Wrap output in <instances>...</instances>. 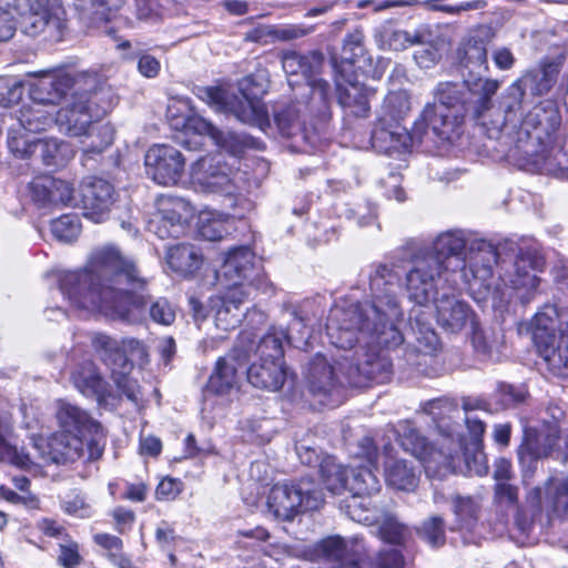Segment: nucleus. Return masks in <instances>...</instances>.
I'll list each match as a JSON object with an SVG mask.
<instances>
[{
  "label": "nucleus",
  "instance_id": "nucleus-1",
  "mask_svg": "<svg viewBox=\"0 0 568 568\" xmlns=\"http://www.w3.org/2000/svg\"><path fill=\"white\" fill-rule=\"evenodd\" d=\"M398 282L397 272L386 264H378L369 274L372 303L331 310L326 323L331 343L348 349L363 341L371 349L359 346L352 355L343 356L327 367L322 366V397L328 396L327 402L322 399V405H341L346 398V386L363 387L369 381L384 383L388 378L390 365L375 347L393 348L404 341L398 328L404 314L396 296Z\"/></svg>",
  "mask_w": 568,
  "mask_h": 568
},
{
  "label": "nucleus",
  "instance_id": "nucleus-2",
  "mask_svg": "<svg viewBox=\"0 0 568 568\" xmlns=\"http://www.w3.org/2000/svg\"><path fill=\"white\" fill-rule=\"evenodd\" d=\"M91 272H68L60 278V291L77 307L99 312L130 323L143 315L169 326L176 317L175 306L165 297L144 294L148 280L135 262L113 246L94 251Z\"/></svg>",
  "mask_w": 568,
  "mask_h": 568
},
{
  "label": "nucleus",
  "instance_id": "nucleus-3",
  "mask_svg": "<svg viewBox=\"0 0 568 568\" xmlns=\"http://www.w3.org/2000/svg\"><path fill=\"white\" fill-rule=\"evenodd\" d=\"M115 100L110 88L98 78L95 88L72 91L58 110L55 124L60 132L73 138H89L91 142L83 148L87 158L101 154L112 143L114 129L100 121L112 110Z\"/></svg>",
  "mask_w": 568,
  "mask_h": 568
},
{
  "label": "nucleus",
  "instance_id": "nucleus-4",
  "mask_svg": "<svg viewBox=\"0 0 568 568\" xmlns=\"http://www.w3.org/2000/svg\"><path fill=\"white\" fill-rule=\"evenodd\" d=\"M255 254L245 246L230 251L216 271L217 285L223 294L212 300L216 308L215 325L222 331L235 328L242 321L240 306L251 294L252 286L262 282L261 270L256 265Z\"/></svg>",
  "mask_w": 568,
  "mask_h": 568
},
{
  "label": "nucleus",
  "instance_id": "nucleus-5",
  "mask_svg": "<svg viewBox=\"0 0 568 568\" xmlns=\"http://www.w3.org/2000/svg\"><path fill=\"white\" fill-rule=\"evenodd\" d=\"M267 88L266 72L258 71L240 82L241 98H235V101H230L224 89L214 87L197 88L196 95L217 110H230L241 122L255 125L265 132L271 128V121L266 106L258 97L266 93Z\"/></svg>",
  "mask_w": 568,
  "mask_h": 568
},
{
  "label": "nucleus",
  "instance_id": "nucleus-6",
  "mask_svg": "<svg viewBox=\"0 0 568 568\" xmlns=\"http://www.w3.org/2000/svg\"><path fill=\"white\" fill-rule=\"evenodd\" d=\"M524 124L526 128H532L530 134L540 145V149L531 154L534 168L539 173L568 179V138L564 139L560 148L555 146L561 124L559 111L552 105L535 108L527 114Z\"/></svg>",
  "mask_w": 568,
  "mask_h": 568
},
{
  "label": "nucleus",
  "instance_id": "nucleus-7",
  "mask_svg": "<svg viewBox=\"0 0 568 568\" xmlns=\"http://www.w3.org/2000/svg\"><path fill=\"white\" fill-rule=\"evenodd\" d=\"M241 172L221 155H206L191 166V183L194 190L229 197L235 207L242 199Z\"/></svg>",
  "mask_w": 568,
  "mask_h": 568
},
{
  "label": "nucleus",
  "instance_id": "nucleus-8",
  "mask_svg": "<svg viewBox=\"0 0 568 568\" xmlns=\"http://www.w3.org/2000/svg\"><path fill=\"white\" fill-rule=\"evenodd\" d=\"M311 486L304 479L298 484H275L266 497L268 514L278 521H293L300 514L316 509L317 489Z\"/></svg>",
  "mask_w": 568,
  "mask_h": 568
},
{
  "label": "nucleus",
  "instance_id": "nucleus-9",
  "mask_svg": "<svg viewBox=\"0 0 568 568\" xmlns=\"http://www.w3.org/2000/svg\"><path fill=\"white\" fill-rule=\"evenodd\" d=\"M32 448L36 454H30L23 448L19 455L28 456L30 463L26 466H17L21 469H31L33 466H45L50 464H64L74 462L84 454L85 444L78 435L58 433L50 437L33 436Z\"/></svg>",
  "mask_w": 568,
  "mask_h": 568
},
{
  "label": "nucleus",
  "instance_id": "nucleus-10",
  "mask_svg": "<svg viewBox=\"0 0 568 568\" xmlns=\"http://www.w3.org/2000/svg\"><path fill=\"white\" fill-rule=\"evenodd\" d=\"M40 79L32 88L33 101L45 104L64 103L72 91L98 85V75L90 72L69 73L62 70L40 71Z\"/></svg>",
  "mask_w": 568,
  "mask_h": 568
},
{
  "label": "nucleus",
  "instance_id": "nucleus-11",
  "mask_svg": "<svg viewBox=\"0 0 568 568\" xmlns=\"http://www.w3.org/2000/svg\"><path fill=\"white\" fill-rule=\"evenodd\" d=\"M57 418L63 429L62 433L78 435L83 439L89 460L102 456L105 446L103 429L87 412L61 400L58 404Z\"/></svg>",
  "mask_w": 568,
  "mask_h": 568
},
{
  "label": "nucleus",
  "instance_id": "nucleus-12",
  "mask_svg": "<svg viewBox=\"0 0 568 568\" xmlns=\"http://www.w3.org/2000/svg\"><path fill=\"white\" fill-rule=\"evenodd\" d=\"M92 343L101 359L110 368L111 378L119 390L129 400L138 403L140 399V386L134 379L129 377L133 363L120 349L118 341L104 334H97Z\"/></svg>",
  "mask_w": 568,
  "mask_h": 568
},
{
  "label": "nucleus",
  "instance_id": "nucleus-13",
  "mask_svg": "<svg viewBox=\"0 0 568 568\" xmlns=\"http://www.w3.org/2000/svg\"><path fill=\"white\" fill-rule=\"evenodd\" d=\"M194 206L185 199L170 194L156 199V213L149 222V230L160 239L176 237L194 216Z\"/></svg>",
  "mask_w": 568,
  "mask_h": 568
},
{
  "label": "nucleus",
  "instance_id": "nucleus-14",
  "mask_svg": "<svg viewBox=\"0 0 568 568\" xmlns=\"http://www.w3.org/2000/svg\"><path fill=\"white\" fill-rule=\"evenodd\" d=\"M349 479L347 496L341 508H345V513L355 521H369V513L373 509H368L367 506L371 504L369 497L379 491V480L368 468L349 470Z\"/></svg>",
  "mask_w": 568,
  "mask_h": 568
},
{
  "label": "nucleus",
  "instance_id": "nucleus-15",
  "mask_svg": "<svg viewBox=\"0 0 568 568\" xmlns=\"http://www.w3.org/2000/svg\"><path fill=\"white\" fill-rule=\"evenodd\" d=\"M148 175L160 185H175L185 169V159L180 150L169 144L151 146L144 159Z\"/></svg>",
  "mask_w": 568,
  "mask_h": 568
},
{
  "label": "nucleus",
  "instance_id": "nucleus-16",
  "mask_svg": "<svg viewBox=\"0 0 568 568\" xmlns=\"http://www.w3.org/2000/svg\"><path fill=\"white\" fill-rule=\"evenodd\" d=\"M445 272L440 261L420 253L406 275L408 297L419 307L426 305L436 292V280Z\"/></svg>",
  "mask_w": 568,
  "mask_h": 568
},
{
  "label": "nucleus",
  "instance_id": "nucleus-17",
  "mask_svg": "<svg viewBox=\"0 0 568 568\" xmlns=\"http://www.w3.org/2000/svg\"><path fill=\"white\" fill-rule=\"evenodd\" d=\"M164 0H134L139 20L158 22L164 14ZM123 0H83L82 9L92 16V22H108L123 6Z\"/></svg>",
  "mask_w": 568,
  "mask_h": 568
},
{
  "label": "nucleus",
  "instance_id": "nucleus-18",
  "mask_svg": "<svg viewBox=\"0 0 568 568\" xmlns=\"http://www.w3.org/2000/svg\"><path fill=\"white\" fill-rule=\"evenodd\" d=\"M399 443L404 450L424 464L428 476L440 475L443 470H448L454 464L452 455L435 449L424 436L409 426H406L399 435Z\"/></svg>",
  "mask_w": 568,
  "mask_h": 568
},
{
  "label": "nucleus",
  "instance_id": "nucleus-19",
  "mask_svg": "<svg viewBox=\"0 0 568 568\" xmlns=\"http://www.w3.org/2000/svg\"><path fill=\"white\" fill-rule=\"evenodd\" d=\"M491 39V30L479 27L460 42L457 49V59L463 69V75L488 72L487 47Z\"/></svg>",
  "mask_w": 568,
  "mask_h": 568
},
{
  "label": "nucleus",
  "instance_id": "nucleus-20",
  "mask_svg": "<svg viewBox=\"0 0 568 568\" xmlns=\"http://www.w3.org/2000/svg\"><path fill=\"white\" fill-rule=\"evenodd\" d=\"M544 265V257L535 250H521L517 255L510 284L523 303H528L534 297L539 285V277L535 272L542 271Z\"/></svg>",
  "mask_w": 568,
  "mask_h": 568
},
{
  "label": "nucleus",
  "instance_id": "nucleus-21",
  "mask_svg": "<svg viewBox=\"0 0 568 568\" xmlns=\"http://www.w3.org/2000/svg\"><path fill=\"white\" fill-rule=\"evenodd\" d=\"M83 214L94 223L103 222L114 203V187L100 178H89L81 186Z\"/></svg>",
  "mask_w": 568,
  "mask_h": 568
},
{
  "label": "nucleus",
  "instance_id": "nucleus-22",
  "mask_svg": "<svg viewBox=\"0 0 568 568\" xmlns=\"http://www.w3.org/2000/svg\"><path fill=\"white\" fill-rule=\"evenodd\" d=\"M288 341L287 332L282 327H271L268 332L257 341L250 333H242L239 348L248 361L254 354L257 359L284 361V342Z\"/></svg>",
  "mask_w": 568,
  "mask_h": 568
},
{
  "label": "nucleus",
  "instance_id": "nucleus-23",
  "mask_svg": "<svg viewBox=\"0 0 568 568\" xmlns=\"http://www.w3.org/2000/svg\"><path fill=\"white\" fill-rule=\"evenodd\" d=\"M338 103L356 118H367L371 106L369 99L375 91L359 83L357 73L351 77L335 75Z\"/></svg>",
  "mask_w": 568,
  "mask_h": 568
},
{
  "label": "nucleus",
  "instance_id": "nucleus-24",
  "mask_svg": "<svg viewBox=\"0 0 568 568\" xmlns=\"http://www.w3.org/2000/svg\"><path fill=\"white\" fill-rule=\"evenodd\" d=\"M466 89V113L481 118L493 106V97L499 90L501 82L497 79L484 78L481 74H464Z\"/></svg>",
  "mask_w": 568,
  "mask_h": 568
},
{
  "label": "nucleus",
  "instance_id": "nucleus-25",
  "mask_svg": "<svg viewBox=\"0 0 568 568\" xmlns=\"http://www.w3.org/2000/svg\"><path fill=\"white\" fill-rule=\"evenodd\" d=\"M497 250L490 243L479 242L476 248H471L469 255L465 257V268H459L463 278L468 283H478L480 286L489 288L493 267L497 264Z\"/></svg>",
  "mask_w": 568,
  "mask_h": 568
},
{
  "label": "nucleus",
  "instance_id": "nucleus-26",
  "mask_svg": "<svg viewBox=\"0 0 568 568\" xmlns=\"http://www.w3.org/2000/svg\"><path fill=\"white\" fill-rule=\"evenodd\" d=\"M436 322L449 334H458L468 324L474 326L475 314L470 306L455 296L443 295L435 301Z\"/></svg>",
  "mask_w": 568,
  "mask_h": 568
},
{
  "label": "nucleus",
  "instance_id": "nucleus-27",
  "mask_svg": "<svg viewBox=\"0 0 568 568\" xmlns=\"http://www.w3.org/2000/svg\"><path fill=\"white\" fill-rule=\"evenodd\" d=\"M466 246V239L462 231H447L440 233L430 251L423 252L425 255H433L440 261L443 270L446 272H457L466 266L463 256Z\"/></svg>",
  "mask_w": 568,
  "mask_h": 568
},
{
  "label": "nucleus",
  "instance_id": "nucleus-28",
  "mask_svg": "<svg viewBox=\"0 0 568 568\" xmlns=\"http://www.w3.org/2000/svg\"><path fill=\"white\" fill-rule=\"evenodd\" d=\"M371 141L376 152L392 155L408 151L413 138L399 122L387 123L386 119L382 118L372 131Z\"/></svg>",
  "mask_w": 568,
  "mask_h": 568
},
{
  "label": "nucleus",
  "instance_id": "nucleus-29",
  "mask_svg": "<svg viewBox=\"0 0 568 568\" xmlns=\"http://www.w3.org/2000/svg\"><path fill=\"white\" fill-rule=\"evenodd\" d=\"M246 358L236 346L226 356L217 359L215 369L209 378L207 388L215 394H227L237 386L239 369L244 366Z\"/></svg>",
  "mask_w": 568,
  "mask_h": 568
},
{
  "label": "nucleus",
  "instance_id": "nucleus-30",
  "mask_svg": "<svg viewBox=\"0 0 568 568\" xmlns=\"http://www.w3.org/2000/svg\"><path fill=\"white\" fill-rule=\"evenodd\" d=\"M331 64L335 75H347L356 74L362 67H357L362 60L364 61L365 47H364V33L361 30L347 34L344 39L342 49L339 52L335 50L329 52Z\"/></svg>",
  "mask_w": 568,
  "mask_h": 568
},
{
  "label": "nucleus",
  "instance_id": "nucleus-31",
  "mask_svg": "<svg viewBox=\"0 0 568 568\" xmlns=\"http://www.w3.org/2000/svg\"><path fill=\"white\" fill-rule=\"evenodd\" d=\"M287 375L284 361L256 359L247 368L248 383L255 388L270 392L280 390Z\"/></svg>",
  "mask_w": 568,
  "mask_h": 568
},
{
  "label": "nucleus",
  "instance_id": "nucleus-32",
  "mask_svg": "<svg viewBox=\"0 0 568 568\" xmlns=\"http://www.w3.org/2000/svg\"><path fill=\"white\" fill-rule=\"evenodd\" d=\"M74 387L85 396L99 402L110 396L108 383L103 379L94 363L88 361L79 365L71 375Z\"/></svg>",
  "mask_w": 568,
  "mask_h": 568
},
{
  "label": "nucleus",
  "instance_id": "nucleus-33",
  "mask_svg": "<svg viewBox=\"0 0 568 568\" xmlns=\"http://www.w3.org/2000/svg\"><path fill=\"white\" fill-rule=\"evenodd\" d=\"M21 30L30 37L49 31H60L62 20L49 7V0H37V9L20 20Z\"/></svg>",
  "mask_w": 568,
  "mask_h": 568
},
{
  "label": "nucleus",
  "instance_id": "nucleus-34",
  "mask_svg": "<svg viewBox=\"0 0 568 568\" xmlns=\"http://www.w3.org/2000/svg\"><path fill=\"white\" fill-rule=\"evenodd\" d=\"M423 121L442 140H449L458 124V115L437 102L428 103L422 113Z\"/></svg>",
  "mask_w": 568,
  "mask_h": 568
},
{
  "label": "nucleus",
  "instance_id": "nucleus-35",
  "mask_svg": "<svg viewBox=\"0 0 568 568\" xmlns=\"http://www.w3.org/2000/svg\"><path fill=\"white\" fill-rule=\"evenodd\" d=\"M537 349L552 374L568 377V334L562 333L556 342L541 344Z\"/></svg>",
  "mask_w": 568,
  "mask_h": 568
},
{
  "label": "nucleus",
  "instance_id": "nucleus-36",
  "mask_svg": "<svg viewBox=\"0 0 568 568\" xmlns=\"http://www.w3.org/2000/svg\"><path fill=\"white\" fill-rule=\"evenodd\" d=\"M369 521L361 523L368 526L377 525L383 540L395 545H400L406 540L408 528L399 523L393 514L376 507L369 513Z\"/></svg>",
  "mask_w": 568,
  "mask_h": 568
},
{
  "label": "nucleus",
  "instance_id": "nucleus-37",
  "mask_svg": "<svg viewBox=\"0 0 568 568\" xmlns=\"http://www.w3.org/2000/svg\"><path fill=\"white\" fill-rule=\"evenodd\" d=\"M166 262L175 273L187 276L201 267L203 258L193 245L179 244L168 250Z\"/></svg>",
  "mask_w": 568,
  "mask_h": 568
},
{
  "label": "nucleus",
  "instance_id": "nucleus-38",
  "mask_svg": "<svg viewBox=\"0 0 568 568\" xmlns=\"http://www.w3.org/2000/svg\"><path fill=\"white\" fill-rule=\"evenodd\" d=\"M410 331L415 339L414 347L420 354H433L439 347V338L428 323L422 318V310L413 308L409 316Z\"/></svg>",
  "mask_w": 568,
  "mask_h": 568
},
{
  "label": "nucleus",
  "instance_id": "nucleus-39",
  "mask_svg": "<svg viewBox=\"0 0 568 568\" xmlns=\"http://www.w3.org/2000/svg\"><path fill=\"white\" fill-rule=\"evenodd\" d=\"M231 226L232 220L229 214L214 210H203L199 214L197 231L204 240H222L229 234Z\"/></svg>",
  "mask_w": 568,
  "mask_h": 568
},
{
  "label": "nucleus",
  "instance_id": "nucleus-40",
  "mask_svg": "<svg viewBox=\"0 0 568 568\" xmlns=\"http://www.w3.org/2000/svg\"><path fill=\"white\" fill-rule=\"evenodd\" d=\"M418 474L414 466L402 459L388 460L385 468L386 483L397 490L413 491L417 487Z\"/></svg>",
  "mask_w": 568,
  "mask_h": 568
},
{
  "label": "nucleus",
  "instance_id": "nucleus-41",
  "mask_svg": "<svg viewBox=\"0 0 568 568\" xmlns=\"http://www.w3.org/2000/svg\"><path fill=\"white\" fill-rule=\"evenodd\" d=\"M552 445L546 436H540L534 430H526L524 440L518 448V458L521 464L530 466L538 459L547 457Z\"/></svg>",
  "mask_w": 568,
  "mask_h": 568
},
{
  "label": "nucleus",
  "instance_id": "nucleus-42",
  "mask_svg": "<svg viewBox=\"0 0 568 568\" xmlns=\"http://www.w3.org/2000/svg\"><path fill=\"white\" fill-rule=\"evenodd\" d=\"M71 153L70 146L58 139L37 140L33 144V155L40 156L45 165H62Z\"/></svg>",
  "mask_w": 568,
  "mask_h": 568
},
{
  "label": "nucleus",
  "instance_id": "nucleus-43",
  "mask_svg": "<svg viewBox=\"0 0 568 568\" xmlns=\"http://www.w3.org/2000/svg\"><path fill=\"white\" fill-rule=\"evenodd\" d=\"M349 480V470L342 465L335 464L331 459H325L322 464V488L324 487L331 495L346 494Z\"/></svg>",
  "mask_w": 568,
  "mask_h": 568
},
{
  "label": "nucleus",
  "instance_id": "nucleus-44",
  "mask_svg": "<svg viewBox=\"0 0 568 568\" xmlns=\"http://www.w3.org/2000/svg\"><path fill=\"white\" fill-rule=\"evenodd\" d=\"M44 104L34 101L32 105L23 106L20 111L19 125L21 130L36 133L45 130L52 123V118L44 110Z\"/></svg>",
  "mask_w": 568,
  "mask_h": 568
},
{
  "label": "nucleus",
  "instance_id": "nucleus-45",
  "mask_svg": "<svg viewBox=\"0 0 568 568\" xmlns=\"http://www.w3.org/2000/svg\"><path fill=\"white\" fill-rule=\"evenodd\" d=\"M556 311L554 307L538 312L531 321V335L536 346L556 342Z\"/></svg>",
  "mask_w": 568,
  "mask_h": 568
},
{
  "label": "nucleus",
  "instance_id": "nucleus-46",
  "mask_svg": "<svg viewBox=\"0 0 568 568\" xmlns=\"http://www.w3.org/2000/svg\"><path fill=\"white\" fill-rule=\"evenodd\" d=\"M40 186L45 193L43 197H38L42 202H51L53 205H71L74 202V189L67 181L45 176L43 178V184Z\"/></svg>",
  "mask_w": 568,
  "mask_h": 568
},
{
  "label": "nucleus",
  "instance_id": "nucleus-47",
  "mask_svg": "<svg viewBox=\"0 0 568 568\" xmlns=\"http://www.w3.org/2000/svg\"><path fill=\"white\" fill-rule=\"evenodd\" d=\"M434 97L438 104L452 110L460 106L466 113V89L464 80L459 83L450 81L439 82L434 90Z\"/></svg>",
  "mask_w": 568,
  "mask_h": 568
},
{
  "label": "nucleus",
  "instance_id": "nucleus-48",
  "mask_svg": "<svg viewBox=\"0 0 568 568\" xmlns=\"http://www.w3.org/2000/svg\"><path fill=\"white\" fill-rule=\"evenodd\" d=\"M424 410L432 415L440 430L446 432L447 436H452L453 429L449 425L445 424V417L452 418L458 414L457 407L452 402L444 398H437L427 402L424 406Z\"/></svg>",
  "mask_w": 568,
  "mask_h": 568
},
{
  "label": "nucleus",
  "instance_id": "nucleus-49",
  "mask_svg": "<svg viewBox=\"0 0 568 568\" xmlns=\"http://www.w3.org/2000/svg\"><path fill=\"white\" fill-rule=\"evenodd\" d=\"M0 462L13 466H26L30 463L28 456L19 455L18 447L12 444L10 427L0 420Z\"/></svg>",
  "mask_w": 568,
  "mask_h": 568
},
{
  "label": "nucleus",
  "instance_id": "nucleus-50",
  "mask_svg": "<svg viewBox=\"0 0 568 568\" xmlns=\"http://www.w3.org/2000/svg\"><path fill=\"white\" fill-rule=\"evenodd\" d=\"M384 110L394 122H398L410 110V98L407 91L397 90L389 92L384 100Z\"/></svg>",
  "mask_w": 568,
  "mask_h": 568
},
{
  "label": "nucleus",
  "instance_id": "nucleus-51",
  "mask_svg": "<svg viewBox=\"0 0 568 568\" xmlns=\"http://www.w3.org/2000/svg\"><path fill=\"white\" fill-rule=\"evenodd\" d=\"M524 97L525 90L518 80L505 90L500 104L508 121H513L518 114H520Z\"/></svg>",
  "mask_w": 568,
  "mask_h": 568
},
{
  "label": "nucleus",
  "instance_id": "nucleus-52",
  "mask_svg": "<svg viewBox=\"0 0 568 568\" xmlns=\"http://www.w3.org/2000/svg\"><path fill=\"white\" fill-rule=\"evenodd\" d=\"M53 236L61 242H72L80 234V223L75 215L65 214L51 223Z\"/></svg>",
  "mask_w": 568,
  "mask_h": 568
},
{
  "label": "nucleus",
  "instance_id": "nucleus-53",
  "mask_svg": "<svg viewBox=\"0 0 568 568\" xmlns=\"http://www.w3.org/2000/svg\"><path fill=\"white\" fill-rule=\"evenodd\" d=\"M454 514L460 527H469L477 519L479 504L473 497L456 496L453 500Z\"/></svg>",
  "mask_w": 568,
  "mask_h": 568
},
{
  "label": "nucleus",
  "instance_id": "nucleus-54",
  "mask_svg": "<svg viewBox=\"0 0 568 568\" xmlns=\"http://www.w3.org/2000/svg\"><path fill=\"white\" fill-rule=\"evenodd\" d=\"M62 509L72 516L80 518L91 517L93 509L89 500L80 491L73 490L64 496L61 501Z\"/></svg>",
  "mask_w": 568,
  "mask_h": 568
},
{
  "label": "nucleus",
  "instance_id": "nucleus-55",
  "mask_svg": "<svg viewBox=\"0 0 568 568\" xmlns=\"http://www.w3.org/2000/svg\"><path fill=\"white\" fill-rule=\"evenodd\" d=\"M297 120V110L294 105L282 106L274 111V122L283 136L290 138L296 134L300 130Z\"/></svg>",
  "mask_w": 568,
  "mask_h": 568
},
{
  "label": "nucleus",
  "instance_id": "nucleus-56",
  "mask_svg": "<svg viewBox=\"0 0 568 568\" xmlns=\"http://www.w3.org/2000/svg\"><path fill=\"white\" fill-rule=\"evenodd\" d=\"M282 68L287 75H302L306 81H311L312 67L308 58L296 52H286L282 59Z\"/></svg>",
  "mask_w": 568,
  "mask_h": 568
},
{
  "label": "nucleus",
  "instance_id": "nucleus-57",
  "mask_svg": "<svg viewBox=\"0 0 568 568\" xmlns=\"http://www.w3.org/2000/svg\"><path fill=\"white\" fill-rule=\"evenodd\" d=\"M418 534L432 547H440L445 544L444 519L440 516H433L425 520Z\"/></svg>",
  "mask_w": 568,
  "mask_h": 568
},
{
  "label": "nucleus",
  "instance_id": "nucleus-58",
  "mask_svg": "<svg viewBox=\"0 0 568 568\" xmlns=\"http://www.w3.org/2000/svg\"><path fill=\"white\" fill-rule=\"evenodd\" d=\"M517 80L525 91L529 90L532 95L537 97L548 93L552 88L539 69L529 70Z\"/></svg>",
  "mask_w": 568,
  "mask_h": 568
},
{
  "label": "nucleus",
  "instance_id": "nucleus-59",
  "mask_svg": "<svg viewBox=\"0 0 568 568\" xmlns=\"http://www.w3.org/2000/svg\"><path fill=\"white\" fill-rule=\"evenodd\" d=\"M182 128L185 132H193L200 135H207L213 141H215L216 138L220 136L219 133L221 131L206 119L197 114L187 115L183 120Z\"/></svg>",
  "mask_w": 568,
  "mask_h": 568
},
{
  "label": "nucleus",
  "instance_id": "nucleus-60",
  "mask_svg": "<svg viewBox=\"0 0 568 568\" xmlns=\"http://www.w3.org/2000/svg\"><path fill=\"white\" fill-rule=\"evenodd\" d=\"M37 140H31L24 133L11 130L9 133L8 145L10 150L20 158H27L33 155V144Z\"/></svg>",
  "mask_w": 568,
  "mask_h": 568
},
{
  "label": "nucleus",
  "instance_id": "nucleus-61",
  "mask_svg": "<svg viewBox=\"0 0 568 568\" xmlns=\"http://www.w3.org/2000/svg\"><path fill=\"white\" fill-rule=\"evenodd\" d=\"M566 50L561 49L558 53L552 57H546L540 62L539 70L552 87L557 82V78L566 60Z\"/></svg>",
  "mask_w": 568,
  "mask_h": 568
},
{
  "label": "nucleus",
  "instance_id": "nucleus-62",
  "mask_svg": "<svg viewBox=\"0 0 568 568\" xmlns=\"http://www.w3.org/2000/svg\"><path fill=\"white\" fill-rule=\"evenodd\" d=\"M219 135L214 142L235 156L241 155L244 148L248 145L246 138H242L233 132L220 131Z\"/></svg>",
  "mask_w": 568,
  "mask_h": 568
},
{
  "label": "nucleus",
  "instance_id": "nucleus-63",
  "mask_svg": "<svg viewBox=\"0 0 568 568\" xmlns=\"http://www.w3.org/2000/svg\"><path fill=\"white\" fill-rule=\"evenodd\" d=\"M315 30V27H305L303 24H290L272 28L268 34L273 36L274 39L281 41H291L302 38Z\"/></svg>",
  "mask_w": 568,
  "mask_h": 568
},
{
  "label": "nucleus",
  "instance_id": "nucleus-64",
  "mask_svg": "<svg viewBox=\"0 0 568 568\" xmlns=\"http://www.w3.org/2000/svg\"><path fill=\"white\" fill-rule=\"evenodd\" d=\"M422 43L419 34H410L404 30H395L387 37V45L390 50L400 51L407 47Z\"/></svg>",
  "mask_w": 568,
  "mask_h": 568
}]
</instances>
